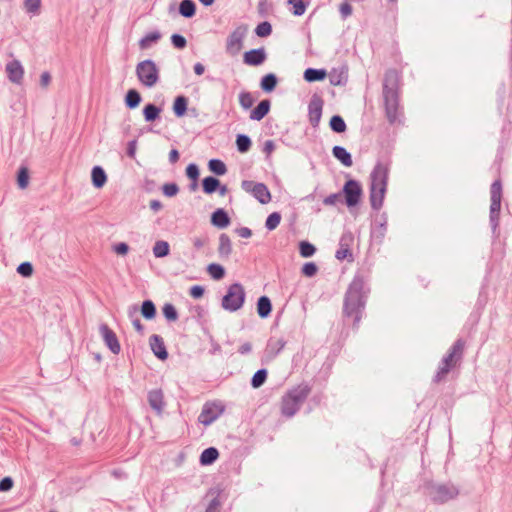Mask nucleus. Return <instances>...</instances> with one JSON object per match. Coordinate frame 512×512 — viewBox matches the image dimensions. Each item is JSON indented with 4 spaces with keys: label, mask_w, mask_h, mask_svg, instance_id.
I'll list each match as a JSON object with an SVG mask.
<instances>
[{
    "label": "nucleus",
    "mask_w": 512,
    "mask_h": 512,
    "mask_svg": "<svg viewBox=\"0 0 512 512\" xmlns=\"http://www.w3.org/2000/svg\"><path fill=\"white\" fill-rule=\"evenodd\" d=\"M398 86L399 75L397 71L394 69L388 70L383 80V99L386 118L392 125L401 123L402 112L399 107Z\"/></svg>",
    "instance_id": "nucleus-1"
},
{
    "label": "nucleus",
    "mask_w": 512,
    "mask_h": 512,
    "mask_svg": "<svg viewBox=\"0 0 512 512\" xmlns=\"http://www.w3.org/2000/svg\"><path fill=\"white\" fill-rule=\"evenodd\" d=\"M367 291L365 282L361 276H355L348 287L344 300V313L354 316V325H358L361 313L365 307Z\"/></svg>",
    "instance_id": "nucleus-2"
},
{
    "label": "nucleus",
    "mask_w": 512,
    "mask_h": 512,
    "mask_svg": "<svg viewBox=\"0 0 512 512\" xmlns=\"http://www.w3.org/2000/svg\"><path fill=\"white\" fill-rule=\"evenodd\" d=\"M389 168L386 164L378 162L370 175V203L374 210H379L383 205L387 189Z\"/></svg>",
    "instance_id": "nucleus-3"
},
{
    "label": "nucleus",
    "mask_w": 512,
    "mask_h": 512,
    "mask_svg": "<svg viewBox=\"0 0 512 512\" xmlns=\"http://www.w3.org/2000/svg\"><path fill=\"white\" fill-rule=\"evenodd\" d=\"M311 392L307 384H300L289 390L281 401V412L286 417L294 416Z\"/></svg>",
    "instance_id": "nucleus-4"
},
{
    "label": "nucleus",
    "mask_w": 512,
    "mask_h": 512,
    "mask_svg": "<svg viewBox=\"0 0 512 512\" xmlns=\"http://www.w3.org/2000/svg\"><path fill=\"white\" fill-rule=\"evenodd\" d=\"M464 345L465 343L462 339H458L453 344L450 352L442 359L441 365L439 366L438 371L434 377L435 382H440L462 358Z\"/></svg>",
    "instance_id": "nucleus-5"
},
{
    "label": "nucleus",
    "mask_w": 512,
    "mask_h": 512,
    "mask_svg": "<svg viewBox=\"0 0 512 512\" xmlns=\"http://www.w3.org/2000/svg\"><path fill=\"white\" fill-rule=\"evenodd\" d=\"M136 75L142 85L151 88L159 81V68L153 60L146 59L137 64Z\"/></svg>",
    "instance_id": "nucleus-6"
},
{
    "label": "nucleus",
    "mask_w": 512,
    "mask_h": 512,
    "mask_svg": "<svg viewBox=\"0 0 512 512\" xmlns=\"http://www.w3.org/2000/svg\"><path fill=\"white\" fill-rule=\"evenodd\" d=\"M245 290L240 283H234L228 287L227 293L222 299V307L229 311H238L245 301Z\"/></svg>",
    "instance_id": "nucleus-7"
},
{
    "label": "nucleus",
    "mask_w": 512,
    "mask_h": 512,
    "mask_svg": "<svg viewBox=\"0 0 512 512\" xmlns=\"http://www.w3.org/2000/svg\"><path fill=\"white\" fill-rule=\"evenodd\" d=\"M248 33V25H238L227 37L225 51L228 55L237 56L243 49L244 39Z\"/></svg>",
    "instance_id": "nucleus-8"
},
{
    "label": "nucleus",
    "mask_w": 512,
    "mask_h": 512,
    "mask_svg": "<svg viewBox=\"0 0 512 512\" xmlns=\"http://www.w3.org/2000/svg\"><path fill=\"white\" fill-rule=\"evenodd\" d=\"M491 205H490V224L495 233L499 226V216L502 199V184L500 180H495L490 188Z\"/></svg>",
    "instance_id": "nucleus-9"
},
{
    "label": "nucleus",
    "mask_w": 512,
    "mask_h": 512,
    "mask_svg": "<svg viewBox=\"0 0 512 512\" xmlns=\"http://www.w3.org/2000/svg\"><path fill=\"white\" fill-rule=\"evenodd\" d=\"M430 498L435 503H445L459 495L458 488L453 484H435L430 487Z\"/></svg>",
    "instance_id": "nucleus-10"
},
{
    "label": "nucleus",
    "mask_w": 512,
    "mask_h": 512,
    "mask_svg": "<svg viewBox=\"0 0 512 512\" xmlns=\"http://www.w3.org/2000/svg\"><path fill=\"white\" fill-rule=\"evenodd\" d=\"M225 406L220 401L207 402L204 404L198 417V421L208 426L216 421L224 412Z\"/></svg>",
    "instance_id": "nucleus-11"
},
{
    "label": "nucleus",
    "mask_w": 512,
    "mask_h": 512,
    "mask_svg": "<svg viewBox=\"0 0 512 512\" xmlns=\"http://www.w3.org/2000/svg\"><path fill=\"white\" fill-rule=\"evenodd\" d=\"M241 187L246 192L252 193L262 204H267L271 200V194L267 186L263 183H254L253 181L245 180L242 182Z\"/></svg>",
    "instance_id": "nucleus-12"
},
{
    "label": "nucleus",
    "mask_w": 512,
    "mask_h": 512,
    "mask_svg": "<svg viewBox=\"0 0 512 512\" xmlns=\"http://www.w3.org/2000/svg\"><path fill=\"white\" fill-rule=\"evenodd\" d=\"M363 190L360 183L356 180L349 179L343 187L345 203L348 207L356 206L362 196Z\"/></svg>",
    "instance_id": "nucleus-13"
},
{
    "label": "nucleus",
    "mask_w": 512,
    "mask_h": 512,
    "mask_svg": "<svg viewBox=\"0 0 512 512\" xmlns=\"http://www.w3.org/2000/svg\"><path fill=\"white\" fill-rule=\"evenodd\" d=\"M100 334L105 342L106 346L113 354H119L121 350L118 338L113 330H111L107 324H101L99 327Z\"/></svg>",
    "instance_id": "nucleus-14"
},
{
    "label": "nucleus",
    "mask_w": 512,
    "mask_h": 512,
    "mask_svg": "<svg viewBox=\"0 0 512 512\" xmlns=\"http://www.w3.org/2000/svg\"><path fill=\"white\" fill-rule=\"evenodd\" d=\"M5 72L9 81L14 84H21L24 77V68L19 60H12L5 66Z\"/></svg>",
    "instance_id": "nucleus-15"
},
{
    "label": "nucleus",
    "mask_w": 512,
    "mask_h": 512,
    "mask_svg": "<svg viewBox=\"0 0 512 512\" xmlns=\"http://www.w3.org/2000/svg\"><path fill=\"white\" fill-rule=\"evenodd\" d=\"M323 101L317 96H313L308 105L309 121L313 127H317L322 116Z\"/></svg>",
    "instance_id": "nucleus-16"
},
{
    "label": "nucleus",
    "mask_w": 512,
    "mask_h": 512,
    "mask_svg": "<svg viewBox=\"0 0 512 512\" xmlns=\"http://www.w3.org/2000/svg\"><path fill=\"white\" fill-rule=\"evenodd\" d=\"M286 341L283 338L271 337L268 340L264 351V358L266 361L273 360L285 347Z\"/></svg>",
    "instance_id": "nucleus-17"
},
{
    "label": "nucleus",
    "mask_w": 512,
    "mask_h": 512,
    "mask_svg": "<svg viewBox=\"0 0 512 512\" xmlns=\"http://www.w3.org/2000/svg\"><path fill=\"white\" fill-rule=\"evenodd\" d=\"M147 400L150 407L156 412L157 415H161L165 408L164 394L161 389H153L148 392Z\"/></svg>",
    "instance_id": "nucleus-18"
},
{
    "label": "nucleus",
    "mask_w": 512,
    "mask_h": 512,
    "mask_svg": "<svg viewBox=\"0 0 512 512\" xmlns=\"http://www.w3.org/2000/svg\"><path fill=\"white\" fill-rule=\"evenodd\" d=\"M267 58L266 51L263 47L252 49L244 53L243 62L249 66H259Z\"/></svg>",
    "instance_id": "nucleus-19"
},
{
    "label": "nucleus",
    "mask_w": 512,
    "mask_h": 512,
    "mask_svg": "<svg viewBox=\"0 0 512 512\" xmlns=\"http://www.w3.org/2000/svg\"><path fill=\"white\" fill-rule=\"evenodd\" d=\"M150 347L153 351L154 355L159 358L160 360H165L168 357V352L166 350L165 344L163 339L156 334H153L150 337Z\"/></svg>",
    "instance_id": "nucleus-20"
},
{
    "label": "nucleus",
    "mask_w": 512,
    "mask_h": 512,
    "mask_svg": "<svg viewBox=\"0 0 512 512\" xmlns=\"http://www.w3.org/2000/svg\"><path fill=\"white\" fill-rule=\"evenodd\" d=\"M230 222V217L228 216L227 212L222 208L216 209L211 215V223L213 226L217 228H226L230 225Z\"/></svg>",
    "instance_id": "nucleus-21"
},
{
    "label": "nucleus",
    "mask_w": 512,
    "mask_h": 512,
    "mask_svg": "<svg viewBox=\"0 0 512 512\" xmlns=\"http://www.w3.org/2000/svg\"><path fill=\"white\" fill-rule=\"evenodd\" d=\"M232 253V243L230 237L222 233L219 236L218 254L222 259H228Z\"/></svg>",
    "instance_id": "nucleus-22"
},
{
    "label": "nucleus",
    "mask_w": 512,
    "mask_h": 512,
    "mask_svg": "<svg viewBox=\"0 0 512 512\" xmlns=\"http://www.w3.org/2000/svg\"><path fill=\"white\" fill-rule=\"evenodd\" d=\"M353 236L351 233H344L340 239V248L336 251L335 257L338 260H344L348 255H351L349 243L352 241Z\"/></svg>",
    "instance_id": "nucleus-23"
},
{
    "label": "nucleus",
    "mask_w": 512,
    "mask_h": 512,
    "mask_svg": "<svg viewBox=\"0 0 512 512\" xmlns=\"http://www.w3.org/2000/svg\"><path fill=\"white\" fill-rule=\"evenodd\" d=\"M270 110V101L262 100L259 104L251 111L250 119L254 121L262 120Z\"/></svg>",
    "instance_id": "nucleus-24"
},
{
    "label": "nucleus",
    "mask_w": 512,
    "mask_h": 512,
    "mask_svg": "<svg viewBox=\"0 0 512 512\" xmlns=\"http://www.w3.org/2000/svg\"><path fill=\"white\" fill-rule=\"evenodd\" d=\"M333 156L341 162L345 167H351L353 164L351 154L342 146H334L332 149Z\"/></svg>",
    "instance_id": "nucleus-25"
},
{
    "label": "nucleus",
    "mask_w": 512,
    "mask_h": 512,
    "mask_svg": "<svg viewBox=\"0 0 512 512\" xmlns=\"http://www.w3.org/2000/svg\"><path fill=\"white\" fill-rule=\"evenodd\" d=\"M272 311V304L267 296H261L257 301V313L261 318H267Z\"/></svg>",
    "instance_id": "nucleus-26"
},
{
    "label": "nucleus",
    "mask_w": 512,
    "mask_h": 512,
    "mask_svg": "<svg viewBox=\"0 0 512 512\" xmlns=\"http://www.w3.org/2000/svg\"><path fill=\"white\" fill-rule=\"evenodd\" d=\"M92 183L96 188H101L105 185L107 181V176L105 171L100 166H95L91 172Z\"/></svg>",
    "instance_id": "nucleus-27"
},
{
    "label": "nucleus",
    "mask_w": 512,
    "mask_h": 512,
    "mask_svg": "<svg viewBox=\"0 0 512 512\" xmlns=\"http://www.w3.org/2000/svg\"><path fill=\"white\" fill-rule=\"evenodd\" d=\"M161 33L159 31H152L147 33L144 37H142L139 41V47L141 49H148L153 44H156L161 39Z\"/></svg>",
    "instance_id": "nucleus-28"
},
{
    "label": "nucleus",
    "mask_w": 512,
    "mask_h": 512,
    "mask_svg": "<svg viewBox=\"0 0 512 512\" xmlns=\"http://www.w3.org/2000/svg\"><path fill=\"white\" fill-rule=\"evenodd\" d=\"M219 452L214 447L206 448L200 455L201 465H210L217 460Z\"/></svg>",
    "instance_id": "nucleus-29"
},
{
    "label": "nucleus",
    "mask_w": 512,
    "mask_h": 512,
    "mask_svg": "<svg viewBox=\"0 0 512 512\" xmlns=\"http://www.w3.org/2000/svg\"><path fill=\"white\" fill-rule=\"evenodd\" d=\"M188 106L187 97L180 95L177 96L173 103V112L177 117H182L185 115Z\"/></svg>",
    "instance_id": "nucleus-30"
},
{
    "label": "nucleus",
    "mask_w": 512,
    "mask_h": 512,
    "mask_svg": "<svg viewBox=\"0 0 512 512\" xmlns=\"http://www.w3.org/2000/svg\"><path fill=\"white\" fill-rule=\"evenodd\" d=\"M325 77L326 71L324 69L307 68L304 72V79L307 82L321 81Z\"/></svg>",
    "instance_id": "nucleus-31"
},
{
    "label": "nucleus",
    "mask_w": 512,
    "mask_h": 512,
    "mask_svg": "<svg viewBox=\"0 0 512 512\" xmlns=\"http://www.w3.org/2000/svg\"><path fill=\"white\" fill-rule=\"evenodd\" d=\"M196 6L193 0H182L179 5V13L185 18H191L195 15Z\"/></svg>",
    "instance_id": "nucleus-32"
},
{
    "label": "nucleus",
    "mask_w": 512,
    "mask_h": 512,
    "mask_svg": "<svg viewBox=\"0 0 512 512\" xmlns=\"http://www.w3.org/2000/svg\"><path fill=\"white\" fill-rule=\"evenodd\" d=\"M138 308L136 305H132L128 308V317L131 319L133 327L139 334L144 333V326L142 325L139 317L137 316Z\"/></svg>",
    "instance_id": "nucleus-33"
},
{
    "label": "nucleus",
    "mask_w": 512,
    "mask_h": 512,
    "mask_svg": "<svg viewBox=\"0 0 512 512\" xmlns=\"http://www.w3.org/2000/svg\"><path fill=\"white\" fill-rule=\"evenodd\" d=\"M277 81L278 80H277V77L275 74H273V73L266 74L261 79V83H260L261 89L265 92H272L277 85Z\"/></svg>",
    "instance_id": "nucleus-34"
},
{
    "label": "nucleus",
    "mask_w": 512,
    "mask_h": 512,
    "mask_svg": "<svg viewBox=\"0 0 512 512\" xmlns=\"http://www.w3.org/2000/svg\"><path fill=\"white\" fill-rule=\"evenodd\" d=\"M141 102V95L140 93L135 89H130L125 97V104L128 108L134 109L136 108Z\"/></svg>",
    "instance_id": "nucleus-35"
},
{
    "label": "nucleus",
    "mask_w": 512,
    "mask_h": 512,
    "mask_svg": "<svg viewBox=\"0 0 512 512\" xmlns=\"http://www.w3.org/2000/svg\"><path fill=\"white\" fill-rule=\"evenodd\" d=\"M203 191L207 194H212L220 187V181L212 176L205 177L202 181Z\"/></svg>",
    "instance_id": "nucleus-36"
},
{
    "label": "nucleus",
    "mask_w": 512,
    "mask_h": 512,
    "mask_svg": "<svg viewBox=\"0 0 512 512\" xmlns=\"http://www.w3.org/2000/svg\"><path fill=\"white\" fill-rule=\"evenodd\" d=\"M161 112V109L157 107L156 105L149 103L147 104L143 109V115L145 118V121L152 122L156 120L159 117V114Z\"/></svg>",
    "instance_id": "nucleus-37"
},
{
    "label": "nucleus",
    "mask_w": 512,
    "mask_h": 512,
    "mask_svg": "<svg viewBox=\"0 0 512 512\" xmlns=\"http://www.w3.org/2000/svg\"><path fill=\"white\" fill-rule=\"evenodd\" d=\"M170 247L168 242L159 240L154 244L153 254L157 258H163L169 254Z\"/></svg>",
    "instance_id": "nucleus-38"
},
{
    "label": "nucleus",
    "mask_w": 512,
    "mask_h": 512,
    "mask_svg": "<svg viewBox=\"0 0 512 512\" xmlns=\"http://www.w3.org/2000/svg\"><path fill=\"white\" fill-rule=\"evenodd\" d=\"M329 125L332 131L336 133H343L347 129L344 119L339 115L332 116Z\"/></svg>",
    "instance_id": "nucleus-39"
},
{
    "label": "nucleus",
    "mask_w": 512,
    "mask_h": 512,
    "mask_svg": "<svg viewBox=\"0 0 512 512\" xmlns=\"http://www.w3.org/2000/svg\"><path fill=\"white\" fill-rule=\"evenodd\" d=\"M141 314L145 319L151 320L156 315V307L151 300H145L141 306Z\"/></svg>",
    "instance_id": "nucleus-40"
},
{
    "label": "nucleus",
    "mask_w": 512,
    "mask_h": 512,
    "mask_svg": "<svg viewBox=\"0 0 512 512\" xmlns=\"http://www.w3.org/2000/svg\"><path fill=\"white\" fill-rule=\"evenodd\" d=\"M209 170L216 175H224L227 172L226 165L219 159H211L208 163Z\"/></svg>",
    "instance_id": "nucleus-41"
},
{
    "label": "nucleus",
    "mask_w": 512,
    "mask_h": 512,
    "mask_svg": "<svg viewBox=\"0 0 512 512\" xmlns=\"http://www.w3.org/2000/svg\"><path fill=\"white\" fill-rule=\"evenodd\" d=\"M208 274L215 280H221L225 276V269L217 263H211L207 267Z\"/></svg>",
    "instance_id": "nucleus-42"
},
{
    "label": "nucleus",
    "mask_w": 512,
    "mask_h": 512,
    "mask_svg": "<svg viewBox=\"0 0 512 512\" xmlns=\"http://www.w3.org/2000/svg\"><path fill=\"white\" fill-rule=\"evenodd\" d=\"M251 139L244 134H239L236 138V146L240 153H246L251 148Z\"/></svg>",
    "instance_id": "nucleus-43"
},
{
    "label": "nucleus",
    "mask_w": 512,
    "mask_h": 512,
    "mask_svg": "<svg viewBox=\"0 0 512 512\" xmlns=\"http://www.w3.org/2000/svg\"><path fill=\"white\" fill-rule=\"evenodd\" d=\"M23 6L28 14L32 16L38 15L40 13L41 0H24Z\"/></svg>",
    "instance_id": "nucleus-44"
},
{
    "label": "nucleus",
    "mask_w": 512,
    "mask_h": 512,
    "mask_svg": "<svg viewBox=\"0 0 512 512\" xmlns=\"http://www.w3.org/2000/svg\"><path fill=\"white\" fill-rule=\"evenodd\" d=\"M267 379V370L266 369H259L256 371V373L253 375L251 379V386L253 388H259L261 387Z\"/></svg>",
    "instance_id": "nucleus-45"
},
{
    "label": "nucleus",
    "mask_w": 512,
    "mask_h": 512,
    "mask_svg": "<svg viewBox=\"0 0 512 512\" xmlns=\"http://www.w3.org/2000/svg\"><path fill=\"white\" fill-rule=\"evenodd\" d=\"M162 312L164 317L170 322H174L178 319L177 310L175 306L171 303H165L164 306L162 307Z\"/></svg>",
    "instance_id": "nucleus-46"
},
{
    "label": "nucleus",
    "mask_w": 512,
    "mask_h": 512,
    "mask_svg": "<svg viewBox=\"0 0 512 512\" xmlns=\"http://www.w3.org/2000/svg\"><path fill=\"white\" fill-rule=\"evenodd\" d=\"M330 83L334 86L343 85L347 81V76L343 71L337 72L333 70L329 76Z\"/></svg>",
    "instance_id": "nucleus-47"
},
{
    "label": "nucleus",
    "mask_w": 512,
    "mask_h": 512,
    "mask_svg": "<svg viewBox=\"0 0 512 512\" xmlns=\"http://www.w3.org/2000/svg\"><path fill=\"white\" fill-rule=\"evenodd\" d=\"M281 222V215L280 213L278 212H273L271 213L267 219H266V222H265V227L269 230V231H272L274 229H276L278 227V225L280 224Z\"/></svg>",
    "instance_id": "nucleus-48"
},
{
    "label": "nucleus",
    "mask_w": 512,
    "mask_h": 512,
    "mask_svg": "<svg viewBox=\"0 0 512 512\" xmlns=\"http://www.w3.org/2000/svg\"><path fill=\"white\" fill-rule=\"evenodd\" d=\"M17 183L20 189H25L29 184V171L26 167H21L17 175Z\"/></svg>",
    "instance_id": "nucleus-49"
},
{
    "label": "nucleus",
    "mask_w": 512,
    "mask_h": 512,
    "mask_svg": "<svg viewBox=\"0 0 512 512\" xmlns=\"http://www.w3.org/2000/svg\"><path fill=\"white\" fill-rule=\"evenodd\" d=\"M254 97L250 92H241L239 94V103L243 109H249L254 104Z\"/></svg>",
    "instance_id": "nucleus-50"
},
{
    "label": "nucleus",
    "mask_w": 512,
    "mask_h": 512,
    "mask_svg": "<svg viewBox=\"0 0 512 512\" xmlns=\"http://www.w3.org/2000/svg\"><path fill=\"white\" fill-rule=\"evenodd\" d=\"M299 251L302 257L308 258L314 255L316 248L311 243L302 241L299 245Z\"/></svg>",
    "instance_id": "nucleus-51"
},
{
    "label": "nucleus",
    "mask_w": 512,
    "mask_h": 512,
    "mask_svg": "<svg viewBox=\"0 0 512 512\" xmlns=\"http://www.w3.org/2000/svg\"><path fill=\"white\" fill-rule=\"evenodd\" d=\"M255 33L258 37H268L272 33V26L269 22L264 21L257 25Z\"/></svg>",
    "instance_id": "nucleus-52"
},
{
    "label": "nucleus",
    "mask_w": 512,
    "mask_h": 512,
    "mask_svg": "<svg viewBox=\"0 0 512 512\" xmlns=\"http://www.w3.org/2000/svg\"><path fill=\"white\" fill-rule=\"evenodd\" d=\"M288 3L293 5V14L295 16H302L306 11V4L303 0H288Z\"/></svg>",
    "instance_id": "nucleus-53"
},
{
    "label": "nucleus",
    "mask_w": 512,
    "mask_h": 512,
    "mask_svg": "<svg viewBox=\"0 0 512 512\" xmlns=\"http://www.w3.org/2000/svg\"><path fill=\"white\" fill-rule=\"evenodd\" d=\"M318 271V267L313 262L305 263L302 267V273L306 277H313Z\"/></svg>",
    "instance_id": "nucleus-54"
},
{
    "label": "nucleus",
    "mask_w": 512,
    "mask_h": 512,
    "mask_svg": "<svg viewBox=\"0 0 512 512\" xmlns=\"http://www.w3.org/2000/svg\"><path fill=\"white\" fill-rule=\"evenodd\" d=\"M171 42L173 46L177 49H184L187 45L185 37L180 34H173L171 36Z\"/></svg>",
    "instance_id": "nucleus-55"
},
{
    "label": "nucleus",
    "mask_w": 512,
    "mask_h": 512,
    "mask_svg": "<svg viewBox=\"0 0 512 512\" xmlns=\"http://www.w3.org/2000/svg\"><path fill=\"white\" fill-rule=\"evenodd\" d=\"M162 191L165 196L173 197L178 193L179 188L175 183H166L163 185Z\"/></svg>",
    "instance_id": "nucleus-56"
},
{
    "label": "nucleus",
    "mask_w": 512,
    "mask_h": 512,
    "mask_svg": "<svg viewBox=\"0 0 512 512\" xmlns=\"http://www.w3.org/2000/svg\"><path fill=\"white\" fill-rule=\"evenodd\" d=\"M17 272L24 277H30L33 273V267L31 263L23 262L17 267Z\"/></svg>",
    "instance_id": "nucleus-57"
},
{
    "label": "nucleus",
    "mask_w": 512,
    "mask_h": 512,
    "mask_svg": "<svg viewBox=\"0 0 512 512\" xmlns=\"http://www.w3.org/2000/svg\"><path fill=\"white\" fill-rule=\"evenodd\" d=\"M342 201L341 193H333L324 198L323 204L326 206H334Z\"/></svg>",
    "instance_id": "nucleus-58"
},
{
    "label": "nucleus",
    "mask_w": 512,
    "mask_h": 512,
    "mask_svg": "<svg viewBox=\"0 0 512 512\" xmlns=\"http://www.w3.org/2000/svg\"><path fill=\"white\" fill-rule=\"evenodd\" d=\"M186 175L188 178L192 179L193 181H197L199 177V169L198 166L194 163H191L186 168Z\"/></svg>",
    "instance_id": "nucleus-59"
},
{
    "label": "nucleus",
    "mask_w": 512,
    "mask_h": 512,
    "mask_svg": "<svg viewBox=\"0 0 512 512\" xmlns=\"http://www.w3.org/2000/svg\"><path fill=\"white\" fill-rule=\"evenodd\" d=\"M339 12L342 19H346L352 15L353 8L348 2H343L339 6Z\"/></svg>",
    "instance_id": "nucleus-60"
},
{
    "label": "nucleus",
    "mask_w": 512,
    "mask_h": 512,
    "mask_svg": "<svg viewBox=\"0 0 512 512\" xmlns=\"http://www.w3.org/2000/svg\"><path fill=\"white\" fill-rule=\"evenodd\" d=\"M208 241L209 239L207 236H195L192 238V243L196 250L202 249Z\"/></svg>",
    "instance_id": "nucleus-61"
},
{
    "label": "nucleus",
    "mask_w": 512,
    "mask_h": 512,
    "mask_svg": "<svg viewBox=\"0 0 512 512\" xmlns=\"http://www.w3.org/2000/svg\"><path fill=\"white\" fill-rule=\"evenodd\" d=\"M13 487V480L10 477H5L0 481V491L6 492Z\"/></svg>",
    "instance_id": "nucleus-62"
},
{
    "label": "nucleus",
    "mask_w": 512,
    "mask_h": 512,
    "mask_svg": "<svg viewBox=\"0 0 512 512\" xmlns=\"http://www.w3.org/2000/svg\"><path fill=\"white\" fill-rule=\"evenodd\" d=\"M221 503L217 497L213 498L205 512H220Z\"/></svg>",
    "instance_id": "nucleus-63"
},
{
    "label": "nucleus",
    "mask_w": 512,
    "mask_h": 512,
    "mask_svg": "<svg viewBox=\"0 0 512 512\" xmlns=\"http://www.w3.org/2000/svg\"><path fill=\"white\" fill-rule=\"evenodd\" d=\"M113 250L118 255H126L129 251V246L124 242H120L114 245Z\"/></svg>",
    "instance_id": "nucleus-64"
}]
</instances>
